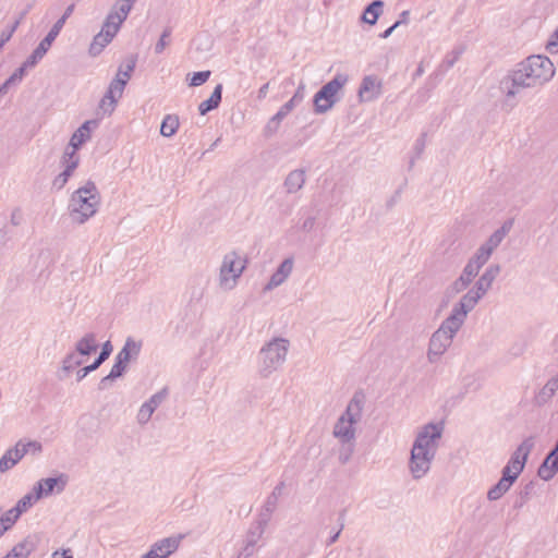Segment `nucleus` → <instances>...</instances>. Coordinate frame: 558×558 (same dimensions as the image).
<instances>
[{
  "label": "nucleus",
  "instance_id": "nucleus-44",
  "mask_svg": "<svg viewBox=\"0 0 558 558\" xmlns=\"http://www.w3.org/2000/svg\"><path fill=\"white\" fill-rule=\"evenodd\" d=\"M534 487L535 484L533 481H531L519 492L518 497L513 504L515 509L522 508L530 500Z\"/></svg>",
  "mask_w": 558,
  "mask_h": 558
},
{
  "label": "nucleus",
  "instance_id": "nucleus-42",
  "mask_svg": "<svg viewBox=\"0 0 558 558\" xmlns=\"http://www.w3.org/2000/svg\"><path fill=\"white\" fill-rule=\"evenodd\" d=\"M131 9H132L131 3H129L124 0H119L114 4L113 9L110 11L109 14L113 15L116 17L114 20H117L118 23H123L126 20L128 14L130 13Z\"/></svg>",
  "mask_w": 558,
  "mask_h": 558
},
{
  "label": "nucleus",
  "instance_id": "nucleus-45",
  "mask_svg": "<svg viewBox=\"0 0 558 558\" xmlns=\"http://www.w3.org/2000/svg\"><path fill=\"white\" fill-rule=\"evenodd\" d=\"M490 255L492 254L487 252L486 248L480 246L468 264H472L473 267L480 271V269L488 262Z\"/></svg>",
  "mask_w": 558,
  "mask_h": 558
},
{
  "label": "nucleus",
  "instance_id": "nucleus-5",
  "mask_svg": "<svg viewBox=\"0 0 558 558\" xmlns=\"http://www.w3.org/2000/svg\"><path fill=\"white\" fill-rule=\"evenodd\" d=\"M289 341L284 338H274L262 347L258 353V374L263 378L269 377L286 362Z\"/></svg>",
  "mask_w": 558,
  "mask_h": 558
},
{
  "label": "nucleus",
  "instance_id": "nucleus-30",
  "mask_svg": "<svg viewBox=\"0 0 558 558\" xmlns=\"http://www.w3.org/2000/svg\"><path fill=\"white\" fill-rule=\"evenodd\" d=\"M125 86H126V83L124 80L122 81V80H118L117 77H114L110 82L108 90L106 92L107 99H109V106H110L109 110L116 109L117 102L122 97Z\"/></svg>",
  "mask_w": 558,
  "mask_h": 558
},
{
  "label": "nucleus",
  "instance_id": "nucleus-48",
  "mask_svg": "<svg viewBox=\"0 0 558 558\" xmlns=\"http://www.w3.org/2000/svg\"><path fill=\"white\" fill-rule=\"evenodd\" d=\"M82 363V359H80V356L75 352H72L69 353L62 361V369L69 373L73 371L75 367L80 366Z\"/></svg>",
  "mask_w": 558,
  "mask_h": 558
},
{
  "label": "nucleus",
  "instance_id": "nucleus-20",
  "mask_svg": "<svg viewBox=\"0 0 558 558\" xmlns=\"http://www.w3.org/2000/svg\"><path fill=\"white\" fill-rule=\"evenodd\" d=\"M465 319L464 316L452 308L450 315L441 323L437 330L453 339Z\"/></svg>",
  "mask_w": 558,
  "mask_h": 558
},
{
  "label": "nucleus",
  "instance_id": "nucleus-13",
  "mask_svg": "<svg viewBox=\"0 0 558 558\" xmlns=\"http://www.w3.org/2000/svg\"><path fill=\"white\" fill-rule=\"evenodd\" d=\"M80 162V157L74 151H69L65 149L64 155L62 157V163L64 165V170L54 178L52 182V187L56 190H61L68 183L70 177L73 171L76 169Z\"/></svg>",
  "mask_w": 558,
  "mask_h": 558
},
{
  "label": "nucleus",
  "instance_id": "nucleus-54",
  "mask_svg": "<svg viewBox=\"0 0 558 558\" xmlns=\"http://www.w3.org/2000/svg\"><path fill=\"white\" fill-rule=\"evenodd\" d=\"M348 446L343 445L339 452V461L341 464H345L351 459V456L353 453L354 446L352 442L347 444Z\"/></svg>",
  "mask_w": 558,
  "mask_h": 558
},
{
  "label": "nucleus",
  "instance_id": "nucleus-10",
  "mask_svg": "<svg viewBox=\"0 0 558 558\" xmlns=\"http://www.w3.org/2000/svg\"><path fill=\"white\" fill-rule=\"evenodd\" d=\"M66 484L68 475L61 473L56 477L41 478L34 485L33 490L37 495V498L41 499L52 495L53 493H62Z\"/></svg>",
  "mask_w": 558,
  "mask_h": 558
},
{
  "label": "nucleus",
  "instance_id": "nucleus-29",
  "mask_svg": "<svg viewBox=\"0 0 558 558\" xmlns=\"http://www.w3.org/2000/svg\"><path fill=\"white\" fill-rule=\"evenodd\" d=\"M36 546L31 537H26L16 545L2 558H28L35 550Z\"/></svg>",
  "mask_w": 558,
  "mask_h": 558
},
{
  "label": "nucleus",
  "instance_id": "nucleus-32",
  "mask_svg": "<svg viewBox=\"0 0 558 558\" xmlns=\"http://www.w3.org/2000/svg\"><path fill=\"white\" fill-rule=\"evenodd\" d=\"M221 97H222V84H218L214 88L210 97L199 104V106H198L199 114L205 116L209 111L217 109L221 102Z\"/></svg>",
  "mask_w": 558,
  "mask_h": 558
},
{
  "label": "nucleus",
  "instance_id": "nucleus-25",
  "mask_svg": "<svg viewBox=\"0 0 558 558\" xmlns=\"http://www.w3.org/2000/svg\"><path fill=\"white\" fill-rule=\"evenodd\" d=\"M482 298L483 296L472 288L457 304L453 305L452 308L466 318L468 314L476 306Z\"/></svg>",
  "mask_w": 558,
  "mask_h": 558
},
{
  "label": "nucleus",
  "instance_id": "nucleus-18",
  "mask_svg": "<svg viewBox=\"0 0 558 558\" xmlns=\"http://www.w3.org/2000/svg\"><path fill=\"white\" fill-rule=\"evenodd\" d=\"M500 270L501 268L498 264L489 265L475 282L473 289L477 291L482 296H484L490 289L494 280L500 274Z\"/></svg>",
  "mask_w": 558,
  "mask_h": 558
},
{
  "label": "nucleus",
  "instance_id": "nucleus-28",
  "mask_svg": "<svg viewBox=\"0 0 558 558\" xmlns=\"http://www.w3.org/2000/svg\"><path fill=\"white\" fill-rule=\"evenodd\" d=\"M558 390V373L548 379L545 386L535 396V402L537 405H544L551 400Z\"/></svg>",
  "mask_w": 558,
  "mask_h": 558
},
{
  "label": "nucleus",
  "instance_id": "nucleus-36",
  "mask_svg": "<svg viewBox=\"0 0 558 558\" xmlns=\"http://www.w3.org/2000/svg\"><path fill=\"white\" fill-rule=\"evenodd\" d=\"M508 231L509 227L507 226V223H505L499 229H497L481 246L483 248H486V251L492 254L494 250L497 248L499 244L502 242Z\"/></svg>",
  "mask_w": 558,
  "mask_h": 558
},
{
  "label": "nucleus",
  "instance_id": "nucleus-23",
  "mask_svg": "<svg viewBox=\"0 0 558 558\" xmlns=\"http://www.w3.org/2000/svg\"><path fill=\"white\" fill-rule=\"evenodd\" d=\"M20 446L21 441L0 458V473L12 469L27 453V449H20Z\"/></svg>",
  "mask_w": 558,
  "mask_h": 558
},
{
  "label": "nucleus",
  "instance_id": "nucleus-51",
  "mask_svg": "<svg viewBox=\"0 0 558 558\" xmlns=\"http://www.w3.org/2000/svg\"><path fill=\"white\" fill-rule=\"evenodd\" d=\"M20 26L19 21H14L10 26H8L5 29H3L0 34V47L3 48V46L12 38L13 34Z\"/></svg>",
  "mask_w": 558,
  "mask_h": 558
},
{
  "label": "nucleus",
  "instance_id": "nucleus-34",
  "mask_svg": "<svg viewBox=\"0 0 558 558\" xmlns=\"http://www.w3.org/2000/svg\"><path fill=\"white\" fill-rule=\"evenodd\" d=\"M384 8V1L374 0L371 2L363 11L362 20L363 22L374 25L379 19Z\"/></svg>",
  "mask_w": 558,
  "mask_h": 558
},
{
  "label": "nucleus",
  "instance_id": "nucleus-19",
  "mask_svg": "<svg viewBox=\"0 0 558 558\" xmlns=\"http://www.w3.org/2000/svg\"><path fill=\"white\" fill-rule=\"evenodd\" d=\"M293 268L292 258H286L277 268V270L271 275L268 283L264 287L265 291H270L280 284H282L286 279L290 276Z\"/></svg>",
  "mask_w": 558,
  "mask_h": 558
},
{
  "label": "nucleus",
  "instance_id": "nucleus-8",
  "mask_svg": "<svg viewBox=\"0 0 558 558\" xmlns=\"http://www.w3.org/2000/svg\"><path fill=\"white\" fill-rule=\"evenodd\" d=\"M304 97L305 85L301 83L292 98L288 100L284 105H282L278 112L269 119L264 129L265 136L269 137L274 135L278 131L281 121L294 109V107L298 104H300L304 99Z\"/></svg>",
  "mask_w": 558,
  "mask_h": 558
},
{
  "label": "nucleus",
  "instance_id": "nucleus-3",
  "mask_svg": "<svg viewBox=\"0 0 558 558\" xmlns=\"http://www.w3.org/2000/svg\"><path fill=\"white\" fill-rule=\"evenodd\" d=\"M99 204L98 189L93 181H88L72 193L69 203L70 216L73 221L82 225L97 213Z\"/></svg>",
  "mask_w": 558,
  "mask_h": 558
},
{
  "label": "nucleus",
  "instance_id": "nucleus-43",
  "mask_svg": "<svg viewBox=\"0 0 558 558\" xmlns=\"http://www.w3.org/2000/svg\"><path fill=\"white\" fill-rule=\"evenodd\" d=\"M114 19L116 17L113 15L108 14L100 31L109 37V39H113L122 25V23H118Z\"/></svg>",
  "mask_w": 558,
  "mask_h": 558
},
{
  "label": "nucleus",
  "instance_id": "nucleus-47",
  "mask_svg": "<svg viewBox=\"0 0 558 558\" xmlns=\"http://www.w3.org/2000/svg\"><path fill=\"white\" fill-rule=\"evenodd\" d=\"M21 514L13 511V508L7 510L1 517H0V525L1 527H5V532L9 531L20 519Z\"/></svg>",
  "mask_w": 558,
  "mask_h": 558
},
{
  "label": "nucleus",
  "instance_id": "nucleus-41",
  "mask_svg": "<svg viewBox=\"0 0 558 558\" xmlns=\"http://www.w3.org/2000/svg\"><path fill=\"white\" fill-rule=\"evenodd\" d=\"M112 344L111 342L108 340L106 341L102 347H101V351L99 353L98 356H96L95 361L87 365V372H94L96 371L106 360L109 359V356L111 355L112 353Z\"/></svg>",
  "mask_w": 558,
  "mask_h": 558
},
{
  "label": "nucleus",
  "instance_id": "nucleus-31",
  "mask_svg": "<svg viewBox=\"0 0 558 558\" xmlns=\"http://www.w3.org/2000/svg\"><path fill=\"white\" fill-rule=\"evenodd\" d=\"M477 275L478 270H476L472 264H466L460 277L453 282V290L456 292L465 290Z\"/></svg>",
  "mask_w": 558,
  "mask_h": 558
},
{
  "label": "nucleus",
  "instance_id": "nucleus-56",
  "mask_svg": "<svg viewBox=\"0 0 558 558\" xmlns=\"http://www.w3.org/2000/svg\"><path fill=\"white\" fill-rule=\"evenodd\" d=\"M255 546H256V544L244 541V546H243L241 553L239 554L238 558H247V557L252 556L255 551Z\"/></svg>",
  "mask_w": 558,
  "mask_h": 558
},
{
  "label": "nucleus",
  "instance_id": "nucleus-7",
  "mask_svg": "<svg viewBox=\"0 0 558 558\" xmlns=\"http://www.w3.org/2000/svg\"><path fill=\"white\" fill-rule=\"evenodd\" d=\"M245 269V260L232 251L223 256L220 271H219V286L223 290H232Z\"/></svg>",
  "mask_w": 558,
  "mask_h": 558
},
{
  "label": "nucleus",
  "instance_id": "nucleus-52",
  "mask_svg": "<svg viewBox=\"0 0 558 558\" xmlns=\"http://www.w3.org/2000/svg\"><path fill=\"white\" fill-rule=\"evenodd\" d=\"M210 71H198V72H194L192 77H191V82H190V86H201L203 85L204 83H206L208 81V78L210 77Z\"/></svg>",
  "mask_w": 558,
  "mask_h": 558
},
{
  "label": "nucleus",
  "instance_id": "nucleus-14",
  "mask_svg": "<svg viewBox=\"0 0 558 558\" xmlns=\"http://www.w3.org/2000/svg\"><path fill=\"white\" fill-rule=\"evenodd\" d=\"M519 476L509 472V469L501 470L500 480L487 492V499L496 501L508 493Z\"/></svg>",
  "mask_w": 558,
  "mask_h": 558
},
{
  "label": "nucleus",
  "instance_id": "nucleus-50",
  "mask_svg": "<svg viewBox=\"0 0 558 558\" xmlns=\"http://www.w3.org/2000/svg\"><path fill=\"white\" fill-rule=\"evenodd\" d=\"M171 28L167 27L163 29L159 40L155 45V53H161L170 43Z\"/></svg>",
  "mask_w": 558,
  "mask_h": 558
},
{
  "label": "nucleus",
  "instance_id": "nucleus-35",
  "mask_svg": "<svg viewBox=\"0 0 558 558\" xmlns=\"http://www.w3.org/2000/svg\"><path fill=\"white\" fill-rule=\"evenodd\" d=\"M97 348L96 336L93 332L86 333L75 345V350L80 355H90Z\"/></svg>",
  "mask_w": 558,
  "mask_h": 558
},
{
  "label": "nucleus",
  "instance_id": "nucleus-57",
  "mask_svg": "<svg viewBox=\"0 0 558 558\" xmlns=\"http://www.w3.org/2000/svg\"><path fill=\"white\" fill-rule=\"evenodd\" d=\"M20 449H27V452L39 453L43 450V446L38 441H28L27 444L21 442Z\"/></svg>",
  "mask_w": 558,
  "mask_h": 558
},
{
  "label": "nucleus",
  "instance_id": "nucleus-62",
  "mask_svg": "<svg viewBox=\"0 0 558 558\" xmlns=\"http://www.w3.org/2000/svg\"><path fill=\"white\" fill-rule=\"evenodd\" d=\"M114 379H110V375L108 374L107 376L102 377L98 384V389L99 390H106L108 389L112 383H113Z\"/></svg>",
  "mask_w": 558,
  "mask_h": 558
},
{
  "label": "nucleus",
  "instance_id": "nucleus-9",
  "mask_svg": "<svg viewBox=\"0 0 558 558\" xmlns=\"http://www.w3.org/2000/svg\"><path fill=\"white\" fill-rule=\"evenodd\" d=\"M534 448V439L533 437L525 438L513 451L509 461L502 469H509V472L520 476L522 471L525 468L527 458Z\"/></svg>",
  "mask_w": 558,
  "mask_h": 558
},
{
  "label": "nucleus",
  "instance_id": "nucleus-39",
  "mask_svg": "<svg viewBox=\"0 0 558 558\" xmlns=\"http://www.w3.org/2000/svg\"><path fill=\"white\" fill-rule=\"evenodd\" d=\"M112 39H109V37H107L105 34H102L101 32H99L98 34H96L93 38V41L89 46V49H88V52L92 57H97L99 56L104 48L111 43Z\"/></svg>",
  "mask_w": 558,
  "mask_h": 558
},
{
  "label": "nucleus",
  "instance_id": "nucleus-53",
  "mask_svg": "<svg viewBox=\"0 0 558 558\" xmlns=\"http://www.w3.org/2000/svg\"><path fill=\"white\" fill-rule=\"evenodd\" d=\"M128 366L120 361H114V364L109 373L110 379H117L119 377H122L123 374L126 372Z\"/></svg>",
  "mask_w": 558,
  "mask_h": 558
},
{
  "label": "nucleus",
  "instance_id": "nucleus-12",
  "mask_svg": "<svg viewBox=\"0 0 558 558\" xmlns=\"http://www.w3.org/2000/svg\"><path fill=\"white\" fill-rule=\"evenodd\" d=\"M168 396V389L165 387L158 392L154 393L147 401H145L137 412V423L145 425L150 420L155 410L163 402Z\"/></svg>",
  "mask_w": 558,
  "mask_h": 558
},
{
  "label": "nucleus",
  "instance_id": "nucleus-2",
  "mask_svg": "<svg viewBox=\"0 0 558 558\" xmlns=\"http://www.w3.org/2000/svg\"><path fill=\"white\" fill-rule=\"evenodd\" d=\"M442 426L429 423L416 436L411 449L410 470L415 480L423 477L430 469L441 438Z\"/></svg>",
  "mask_w": 558,
  "mask_h": 558
},
{
  "label": "nucleus",
  "instance_id": "nucleus-17",
  "mask_svg": "<svg viewBox=\"0 0 558 558\" xmlns=\"http://www.w3.org/2000/svg\"><path fill=\"white\" fill-rule=\"evenodd\" d=\"M98 122L96 120H87L85 121L71 136L69 147V151H74L77 154V149L90 138L92 131L96 129Z\"/></svg>",
  "mask_w": 558,
  "mask_h": 558
},
{
  "label": "nucleus",
  "instance_id": "nucleus-15",
  "mask_svg": "<svg viewBox=\"0 0 558 558\" xmlns=\"http://www.w3.org/2000/svg\"><path fill=\"white\" fill-rule=\"evenodd\" d=\"M60 32L61 28L59 27V25L53 24L48 34L46 35V37L39 43V45L27 58L29 65H37V63L45 57L47 51L50 49L52 43L56 40Z\"/></svg>",
  "mask_w": 558,
  "mask_h": 558
},
{
  "label": "nucleus",
  "instance_id": "nucleus-46",
  "mask_svg": "<svg viewBox=\"0 0 558 558\" xmlns=\"http://www.w3.org/2000/svg\"><path fill=\"white\" fill-rule=\"evenodd\" d=\"M135 65H136V59L132 57L131 59L128 60V62L125 64H122L119 66L116 77L118 80H122V81L124 80L125 83L128 84V82L131 78V75L135 69Z\"/></svg>",
  "mask_w": 558,
  "mask_h": 558
},
{
  "label": "nucleus",
  "instance_id": "nucleus-55",
  "mask_svg": "<svg viewBox=\"0 0 558 558\" xmlns=\"http://www.w3.org/2000/svg\"><path fill=\"white\" fill-rule=\"evenodd\" d=\"M23 219L24 218H23L22 209L19 207L14 208L11 213V218H10L11 225L14 227L21 226L23 222Z\"/></svg>",
  "mask_w": 558,
  "mask_h": 558
},
{
  "label": "nucleus",
  "instance_id": "nucleus-64",
  "mask_svg": "<svg viewBox=\"0 0 558 558\" xmlns=\"http://www.w3.org/2000/svg\"><path fill=\"white\" fill-rule=\"evenodd\" d=\"M141 558H160V557H159V554H157V551L151 546L150 549L146 554H144Z\"/></svg>",
  "mask_w": 558,
  "mask_h": 558
},
{
  "label": "nucleus",
  "instance_id": "nucleus-58",
  "mask_svg": "<svg viewBox=\"0 0 558 558\" xmlns=\"http://www.w3.org/2000/svg\"><path fill=\"white\" fill-rule=\"evenodd\" d=\"M74 4H70L64 13L62 14V16L54 23L56 25H59V27L62 29V27L64 26L66 20L71 16V14L73 13L74 11Z\"/></svg>",
  "mask_w": 558,
  "mask_h": 558
},
{
  "label": "nucleus",
  "instance_id": "nucleus-24",
  "mask_svg": "<svg viewBox=\"0 0 558 558\" xmlns=\"http://www.w3.org/2000/svg\"><path fill=\"white\" fill-rule=\"evenodd\" d=\"M141 348L142 343L140 341H135L133 338L129 337L125 340L123 348L117 354L116 360L128 366L129 362L137 359L141 352Z\"/></svg>",
  "mask_w": 558,
  "mask_h": 558
},
{
  "label": "nucleus",
  "instance_id": "nucleus-26",
  "mask_svg": "<svg viewBox=\"0 0 558 558\" xmlns=\"http://www.w3.org/2000/svg\"><path fill=\"white\" fill-rule=\"evenodd\" d=\"M182 536H170L156 542L153 548L159 554L160 558H167L174 553L181 542Z\"/></svg>",
  "mask_w": 558,
  "mask_h": 558
},
{
  "label": "nucleus",
  "instance_id": "nucleus-49",
  "mask_svg": "<svg viewBox=\"0 0 558 558\" xmlns=\"http://www.w3.org/2000/svg\"><path fill=\"white\" fill-rule=\"evenodd\" d=\"M462 52H463V48H454L453 50L448 52L442 60L441 66L445 70L451 69L456 64V62L459 60Z\"/></svg>",
  "mask_w": 558,
  "mask_h": 558
},
{
  "label": "nucleus",
  "instance_id": "nucleus-63",
  "mask_svg": "<svg viewBox=\"0 0 558 558\" xmlns=\"http://www.w3.org/2000/svg\"><path fill=\"white\" fill-rule=\"evenodd\" d=\"M100 109L105 112V113H108V114H111L113 112V110H109L110 106H109V99H107V94H105V96L102 97V99L100 100V105H99Z\"/></svg>",
  "mask_w": 558,
  "mask_h": 558
},
{
  "label": "nucleus",
  "instance_id": "nucleus-11",
  "mask_svg": "<svg viewBox=\"0 0 558 558\" xmlns=\"http://www.w3.org/2000/svg\"><path fill=\"white\" fill-rule=\"evenodd\" d=\"M452 338L446 336L445 333L436 330L433 332L428 349H427V360L429 363H436L439 357L445 354L448 348L452 343Z\"/></svg>",
  "mask_w": 558,
  "mask_h": 558
},
{
  "label": "nucleus",
  "instance_id": "nucleus-61",
  "mask_svg": "<svg viewBox=\"0 0 558 558\" xmlns=\"http://www.w3.org/2000/svg\"><path fill=\"white\" fill-rule=\"evenodd\" d=\"M51 558H73L72 550L70 548L63 549L62 551L56 550L52 553Z\"/></svg>",
  "mask_w": 558,
  "mask_h": 558
},
{
  "label": "nucleus",
  "instance_id": "nucleus-21",
  "mask_svg": "<svg viewBox=\"0 0 558 558\" xmlns=\"http://www.w3.org/2000/svg\"><path fill=\"white\" fill-rule=\"evenodd\" d=\"M283 487H284V483L280 482L274 488L271 494L266 498L265 504H264V506H263V508H262V510H260V512H259L257 518H259L262 520H265L266 522L269 523V521L271 519V514H272V512L277 508V501H278V498L282 494Z\"/></svg>",
  "mask_w": 558,
  "mask_h": 558
},
{
  "label": "nucleus",
  "instance_id": "nucleus-16",
  "mask_svg": "<svg viewBox=\"0 0 558 558\" xmlns=\"http://www.w3.org/2000/svg\"><path fill=\"white\" fill-rule=\"evenodd\" d=\"M381 94V81L375 75H367L362 80L359 88L361 101H373Z\"/></svg>",
  "mask_w": 558,
  "mask_h": 558
},
{
  "label": "nucleus",
  "instance_id": "nucleus-6",
  "mask_svg": "<svg viewBox=\"0 0 558 558\" xmlns=\"http://www.w3.org/2000/svg\"><path fill=\"white\" fill-rule=\"evenodd\" d=\"M348 80L349 77L347 74L338 73L314 95L313 104L315 113H326L335 106L339 100L337 95L348 83Z\"/></svg>",
  "mask_w": 558,
  "mask_h": 558
},
{
  "label": "nucleus",
  "instance_id": "nucleus-22",
  "mask_svg": "<svg viewBox=\"0 0 558 558\" xmlns=\"http://www.w3.org/2000/svg\"><path fill=\"white\" fill-rule=\"evenodd\" d=\"M306 182V172L304 169H295L288 173L283 186L288 194H294L303 189Z\"/></svg>",
  "mask_w": 558,
  "mask_h": 558
},
{
  "label": "nucleus",
  "instance_id": "nucleus-60",
  "mask_svg": "<svg viewBox=\"0 0 558 558\" xmlns=\"http://www.w3.org/2000/svg\"><path fill=\"white\" fill-rule=\"evenodd\" d=\"M343 527H344V524H343V523H341V524H340V526H339V529H338L336 532H333V533L328 537V539L326 541V545H327V546L332 545L333 543H336V542L339 539V536H340V534H341V532H342Z\"/></svg>",
  "mask_w": 558,
  "mask_h": 558
},
{
  "label": "nucleus",
  "instance_id": "nucleus-1",
  "mask_svg": "<svg viewBox=\"0 0 558 558\" xmlns=\"http://www.w3.org/2000/svg\"><path fill=\"white\" fill-rule=\"evenodd\" d=\"M555 75V66L550 59L542 54H533L519 62L514 69L500 80L499 89L505 96V104L511 109L517 106V96L523 89L541 87Z\"/></svg>",
  "mask_w": 558,
  "mask_h": 558
},
{
  "label": "nucleus",
  "instance_id": "nucleus-27",
  "mask_svg": "<svg viewBox=\"0 0 558 558\" xmlns=\"http://www.w3.org/2000/svg\"><path fill=\"white\" fill-rule=\"evenodd\" d=\"M558 472V457L547 453L544 461L541 463L537 470V475L548 482L550 481L556 473Z\"/></svg>",
  "mask_w": 558,
  "mask_h": 558
},
{
  "label": "nucleus",
  "instance_id": "nucleus-37",
  "mask_svg": "<svg viewBox=\"0 0 558 558\" xmlns=\"http://www.w3.org/2000/svg\"><path fill=\"white\" fill-rule=\"evenodd\" d=\"M268 525V522L262 520L259 518L256 519L254 523L250 526L245 541L257 544V542L262 538L265 530Z\"/></svg>",
  "mask_w": 558,
  "mask_h": 558
},
{
  "label": "nucleus",
  "instance_id": "nucleus-59",
  "mask_svg": "<svg viewBox=\"0 0 558 558\" xmlns=\"http://www.w3.org/2000/svg\"><path fill=\"white\" fill-rule=\"evenodd\" d=\"M546 48L550 52H558V28L551 35L550 39L546 45Z\"/></svg>",
  "mask_w": 558,
  "mask_h": 558
},
{
  "label": "nucleus",
  "instance_id": "nucleus-40",
  "mask_svg": "<svg viewBox=\"0 0 558 558\" xmlns=\"http://www.w3.org/2000/svg\"><path fill=\"white\" fill-rule=\"evenodd\" d=\"M39 498H37V495L32 489V492L27 493L16 502V505L13 507V511L22 515L23 513L28 511V509H31L33 505L36 504Z\"/></svg>",
  "mask_w": 558,
  "mask_h": 558
},
{
  "label": "nucleus",
  "instance_id": "nucleus-38",
  "mask_svg": "<svg viewBox=\"0 0 558 558\" xmlns=\"http://www.w3.org/2000/svg\"><path fill=\"white\" fill-rule=\"evenodd\" d=\"M180 122L175 114H167L160 125V133L165 137H171L179 129Z\"/></svg>",
  "mask_w": 558,
  "mask_h": 558
},
{
  "label": "nucleus",
  "instance_id": "nucleus-33",
  "mask_svg": "<svg viewBox=\"0 0 558 558\" xmlns=\"http://www.w3.org/2000/svg\"><path fill=\"white\" fill-rule=\"evenodd\" d=\"M35 65H29L28 60L26 59L20 68H17L5 81L0 85V96L8 93V89L11 85L19 83L23 80L26 71L28 69H33Z\"/></svg>",
  "mask_w": 558,
  "mask_h": 558
},
{
  "label": "nucleus",
  "instance_id": "nucleus-4",
  "mask_svg": "<svg viewBox=\"0 0 558 558\" xmlns=\"http://www.w3.org/2000/svg\"><path fill=\"white\" fill-rule=\"evenodd\" d=\"M364 405V396L360 392L354 393L349 401L345 411L341 414L333 427V436L340 440L342 445L353 442L355 439L354 425L362 416Z\"/></svg>",
  "mask_w": 558,
  "mask_h": 558
}]
</instances>
